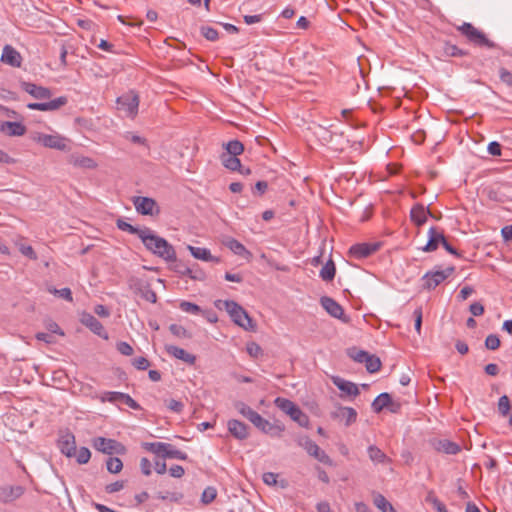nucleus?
Returning a JSON list of instances; mask_svg holds the SVG:
<instances>
[{
	"mask_svg": "<svg viewBox=\"0 0 512 512\" xmlns=\"http://www.w3.org/2000/svg\"><path fill=\"white\" fill-rule=\"evenodd\" d=\"M140 239L145 248L155 256L167 261L174 262L177 259L174 247L167 240L158 236L153 230L144 227Z\"/></svg>",
	"mask_w": 512,
	"mask_h": 512,
	"instance_id": "obj_1",
	"label": "nucleus"
},
{
	"mask_svg": "<svg viewBox=\"0 0 512 512\" xmlns=\"http://www.w3.org/2000/svg\"><path fill=\"white\" fill-rule=\"evenodd\" d=\"M225 309L230 315L231 319L235 324L242 327L247 331H254L256 328L255 323L250 318L248 313L236 302L234 301H225L224 302Z\"/></svg>",
	"mask_w": 512,
	"mask_h": 512,
	"instance_id": "obj_2",
	"label": "nucleus"
},
{
	"mask_svg": "<svg viewBox=\"0 0 512 512\" xmlns=\"http://www.w3.org/2000/svg\"><path fill=\"white\" fill-rule=\"evenodd\" d=\"M31 138L34 142L41 144L46 148L60 151H68L70 149L68 145L69 140L58 133L45 134L41 132H35Z\"/></svg>",
	"mask_w": 512,
	"mask_h": 512,
	"instance_id": "obj_3",
	"label": "nucleus"
},
{
	"mask_svg": "<svg viewBox=\"0 0 512 512\" xmlns=\"http://www.w3.org/2000/svg\"><path fill=\"white\" fill-rule=\"evenodd\" d=\"M277 408L283 411L290 418L297 422L300 426L306 427L309 423L308 416L291 400L277 397L274 401Z\"/></svg>",
	"mask_w": 512,
	"mask_h": 512,
	"instance_id": "obj_4",
	"label": "nucleus"
},
{
	"mask_svg": "<svg viewBox=\"0 0 512 512\" xmlns=\"http://www.w3.org/2000/svg\"><path fill=\"white\" fill-rule=\"evenodd\" d=\"M457 30L474 45L488 48L494 47V43L489 40L482 31L474 27L471 23L464 22L462 25L457 27Z\"/></svg>",
	"mask_w": 512,
	"mask_h": 512,
	"instance_id": "obj_5",
	"label": "nucleus"
},
{
	"mask_svg": "<svg viewBox=\"0 0 512 512\" xmlns=\"http://www.w3.org/2000/svg\"><path fill=\"white\" fill-rule=\"evenodd\" d=\"M145 448L158 455L162 456L164 458H171V459H178V460H186L187 454L175 449L171 444L164 443V442H153V443H147Z\"/></svg>",
	"mask_w": 512,
	"mask_h": 512,
	"instance_id": "obj_6",
	"label": "nucleus"
},
{
	"mask_svg": "<svg viewBox=\"0 0 512 512\" xmlns=\"http://www.w3.org/2000/svg\"><path fill=\"white\" fill-rule=\"evenodd\" d=\"M139 97L134 91H129L117 98V109L125 116L134 118L138 113Z\"/></svg>",
	"mask_w": 512,
	"mask_h": 512,
	"instance_id": "obj_7",
	"label": "nucleus"
},
{
	"mask_svg": "<svg viewBox=\"0 0 512 512\" xmlns=\"http://www.w3.org/2000/svg\"><path fill=\"white\" fill-rule=\"evenodd\" d=\"M136 211L141 215L154 216L160 213L157 202L150 197L136 196L132 199Z\"/></svg>",
	"mask_w": 512,
	"mask_h": 512,
	"instance_id": "obj_8",
	"label": "nucleus"
},
{
	"mask_svg": "<svg viewBox=\"0 0 512 512\" xmlns=\"http://www.w3.org/2000/svg\"><path fill=\"white\" fill-rule=\"evenodd\" d=\"M93 447L105 454H124L126 449L120 442L107 439L104 437H97L93 440Z\"/></svg>",
	"mask_w": 512,
	"mask_h": 512,
	"instance_id": "obj_9",
	"label": "nucleus"
},
{
	"mask_svg": "<svg viewBox=\"0 0 512 512\" xmlns=\"http://www.w3.org/2000/svg\"><path fill=\"white\" fill-rule=\"evenodd\" d=\"M299 445L303 447L309 455L316 458L319 462L330 466L333 465V461L325 453V451H323L314 441L308 437L300 439Z\"/></svg>",
	"mask_w": 512,
	"mask_h": 512,
	"instance_id": "obj_10",
	"label": "nucleus"
},
{
	"mask_svg": "<svg viewBox=\"0 0 512 512\" xmlns=\"http://www.w3.org/2000/svg\"><path fill=\"white\" fill-rule=\"evenodd\" d=\"M68 103L66 96H60L47 102H34L27 104V108L37 111H56Z\"/></svg>",
	"mask_w": 512,
	"mask_h": 512,
	"instance_id": "obj_11",
	"label": "nucleus"
},
{
	"mask_svg": "<svg viewBox=\"0 0 512 512\" xmlns=\"http://www.w3.org/2000/svg\"><path fill=\"white\" fill-rule=\"evenodd\" d=\"M80 322L96 335L102 337L103 339H108V334L103 325L92 314L88 312H82L80 314Z\"/></svg>",
	"mask_w": 512,
	"mask_h": 512,
	"instance_id": "obj_12",
	"label": "nucleus"
},
{
	"mask_svg": "<svg viewBox=\"0 0 512 512\" xmlns=\"http://www.w3.org/2000/svg\"><path fill=\"white\" fill-rule=\"evenodd\" d=\"M58 448L68 458L74 457L76 454L75 436L71 432L62 433L58 440Z\"/></svg>",
	"mask_w": 512,
	"mask_h": 512,
	"instance_id": "obj_13",
	"label": "nucleus"
},
{
	"mask_svg": "<svg viewBox=\"0 0 512 512\" xmlns=\"http://www.w3.org/2000/svg\"><path fill=\"white\" fill-rule=\"evenodd\" d=\"M102 401H108L111 403H121L127 405L129 408L138 409L139 404L128 394L121 392H105L102 396Z\"/></svg>",
	"mask_w": 512,
	"mask_h": 512,
	"instance_id": "obj_14",
	"label": "nucleus"
},
{
	"mask_svg": "<svg viewBox=\"0 0 512 512\" xmlns=\"http://www.w3.org/2000/svg\"><path fill=\"white\" fill-rule=\"evenodd\" d=\"M21 88L33 98L38 100H48L52 96V92L49 88L39 86L31 82H22Z\"/></svg>",
	"mask_w": 512,
	"mask_h": 512,
	"instance_id": "obj_15",
	"label": "nucleus"
},
{
	"mask_svg": "<svg viewBox=\"0 0 512 512\" xmlns=\"http://www.w3.org/2000/svg\"><path fill=\"white\" fill-rule=\"evenodd\" d=\"M430 444L437 452H442L449 455H455L460 452V446L448 439H432Z\"/></svg>",
	"mask_w": 512,
	"mask_h": 512,
	"instance_id": "obj_16",
	"label": "nucleus"
},
{
	"mask_svg": "<svg viewBox=\"0 0 512 512\" xmlns=\"http://www.w3.org/2000/svg\"><path fill=\"white\" fill-rule=\"evenodd\" d=\"M250 422L253 423L262 432L275 436H280L281 432L284 430V428L280 426H275L271 424L269 421L264 419L259 413H256V415L251 419Z\"/></svg>",
	"mask_w": 512,
	"mask_h": 512,
	"instance_id": "obj_17",
	"label": "nucleus"
},
{
	"mask_svg": "<svg viewBox=\"0 0 512 512\" xmlns=\"http://www.w3.org/2000/svg\"><path fill=\"white\" fill-rule=\"evenodd\" d=\"M453 271V269L429 272L424 276V287L434 289L441 284Z\"/></svg>",
	"mask_w": 512,
	"mask_h": 512,
	"instance_id": "obj_18",
	"label": "nucleus"
},
{
	"mask_svg": "<svg viewBox=\"0 0 512 512\" xmlns=\"http://www.w3.org/2000/svg\"><path fill=\"white\" fill-rule=\"evenodd\" d=\"M1 61L12 67H20L22 63L21 54L11 45H5L1 55Z\"/></svg>",
	"mask_w": 512,
	"mask_h": 512,
	"instance_id": "obj_19",
	"label": "nucleus"
},
{
	"mask_svg": "<svg viewBox=\"0 0 512 512\" xmlns=\"http://www.w3.org/2000/svg\"><path fill=\"white\" fill-rule=\"evenodd\" d=\"M379 245L378 244H369V243H361L353 245L349 249V254L351 257L355 259H363L371 254H373L375 251H377Z\"/></svg>",
	"mask_w": 512,
	"mask_h": 512,
	"instance_id": "obj_20",
	"label": "nucleus"
},
{
	"mask_svg": "<svg viewBox=\"0 0 512 512\" xmlns=\"http://www.w3.org/2000/svg\"><path fill=\"white\" fill-rule=\"evenodd\" d=\"M320 303L321 306L326 310V312L330 314L332 317L337 319H343L344 321H346L344 319V310L342 306L339 303H337L334 299L328 296H323L320 299Z\"/></svg>",
	"mask_w": 512,
	"mask_h": 512,
	"instance_id": "obj_21",
	"label": "nucleus"
},
{
	"mask_svg": "<svg viewBox=\"0 0 512 512\" xmlns=\"http://www.w3.org/2000/svg\"><path fill=\"white\" fill-rule=\"evenodd\" d=\"M435 53L438 59H443L445 57H462L467 55L466 51L448 42H445L439 48H436Z\"/></svg>",
	"mask_w": 512,
	"mask_h": 512,
	"instance_id": "obj_22",
	"label": "nucleus"
},
{
	"mask_svg": "<svg viewBox=\"0 0 512 512\" xmlns=\"http://www.w3.org/2000/svg\"><path fill=\"white\" fill-rule=\"evenodd\" d=\"M332 418L344 421L346 426L351 425L356 421L357 412L351 407H338L331 414Z\"/></svg>",
	"mask_w": 512,
	"mask_h": 512,
	"instance_id": "obj_23",
	"label": "nucleus"
},
{
	"mask_svg": "<svg viewBox=\"0 0 512 512\" xmlns=\"http://www.w3.org/2000/svg\"><path fill=\"white\" fill-rule=\"evenodd\" d=\"M223 244L229 248L234 254L243 257L246 260H250L252 253L245 248V246L238 240L227 237L223 240Z\"/></svg>",
	"mask_w": 512,
	"mask_h": 512,
	"instance_id": "obj_24",
	"label": "nucleus"
},
{
	"mask_svg": "<svg viewBox=\"0 0 512 512\" xmlns=\"http://www.w3.org/2000/svg\"><path fill=\"white\" fill-rule=\"evenodd\" d=\"M167 353L183 362L193 365L195 364L196 357L193 354L188 353L183 348L174 346V345H166L165 347Z\"/></svg>",
	"mask_w": 512,
	"mask_h": 512,
	"instance_id": "obj_25",
	"label": "nucleus"
},
{
	"mask_svg": "<svg viewBox=\"0 0 512 512\" xmlns=\"http://www.w3.org/2000/svg\"><path fill=\"white\" fill-rule=\"evenodd\" d=\"M228 430L236 439L244 440L248 437V427L245 423L232 419L228 421Z\"/></svg>",
	"mask_w": 512,
	"mask_h": 512,
	"instance_id": "obj_26",
	"label": "nucleus"
},
{
	"mask_svg": "<svg viewBox=\"0 0 512 512\" xmlns=\"http://www.w3.org/2000/svg\"><path fill=\"white\" fill-rule=\"evenodd\" d=\"M429 240L427 244L422 248L425 252H431L437 249L438 245L444 241V235L439 232L436 228L431 227L428 232Z\"/></svg>",
	"mask_w": 512,
	"mask_h": 512,
	"instance_id": "obj_27",
	"label": "nucleus"
},
{
	"mask_svg": "<svg viewBox=\"0 0 512 512\" xmlns=\"http://www.w3.org/2000/svg\"><path fill=\"white\" fill-rule=\"evenodd\" d=\"M188 250L192 254V256L196 259L206 261V262H216L219 263L220 259L211 254L210 250L202 247H194L189 245Z\"/></svg>",
	"mask_w": 512,
	"mask_h": 512,
	"instance_id": "obj_28",
	"label": "nucleus"
},
{
	"mask_svg": "<svg viewBox=\"0 0 512 512\" xmlns=\"http://www.w3.org/2000/svg\"><path fill=\"white\" fill-rule=\"evenodd\" d=\"M1 131L8 136H23L26 133V127L20 122H3Z\"/></svg>",
	"mask_w": 512,
	"mask_h": 512,
	"instance_id": "obj_29",
	"label": "nucleus"
},
{
	"mask_svg": "<svg viewBox=\"0 0 512 512\" xmlns=\"http://www.w3.org/2000/svg\"><path fill=\"white\" fill-rule=\"evenodd\" d=\"M333 384L342 392L346 393L347 395L351 396H357L359 394L358 386L350 381H346L340 377H334Z\"/></svg>",
	"mask_w": 512,
	"mask_h": 512,
	"instance_id": "obj_30",
	"label": "nucleus"
},
{
	"mask_svg": "<svg viewBox=\"0 0 512 512\" xmlns=\"http://www.w3.org/2000/svg\"><path fill=\"white\" fill-rule=\"evenodd\" d=\"M220 159H221L222 164L227 169H230V170H233V171L239 170L242 174H249L250 173L249 169H246L245 171L240 170L241 163H240V160L237 158V156H233V155H231L229 153H222Z\"/></svg>",
	"mask_w": 512,
	"mask_h": 512,
	"instance_id": "obj_31",
	"label": "nucleus"
},
{
	"mask_svg": "<svg viewBox=\"0 0 512 512\" xmlns=\"http://www.w3.org/2000/svg\"><path fill=\"white\" fill-rule=\"evenodd\" d=\"M428 213L429 210L423 205H416L411 209L410 217L417 226H421L426 222Z\"/></svg>",
	"mask_w": 512,
	"mask_h": 512,
	"instance_id": "obj_32",
	"label": "nucleus"
},
{
	"mask_svg": "<svg viewBox=\"0 0 512 512\" xmlns=\"http://www.w3.org/2000/svg\"><path fill=\"white\" fill-rule=\"evenodd\" d=\"M24 493L21 486L7 487L0 491V499L4 502H10L19 498Z\"/></svg>",
	"mask_w": 512,
	"mask_h": 512,
	"instance_id": "obj_33",
	"label": "nucleus"
},
{
	"mask_svg": "<svg viewBox=\"0 0 512 512\" xmlns=\"http://www.w3.org/2000/svg\"><path fill=\"white\" fill-rule=\"evenodd\" d=\"M367 452L370 460L376 464H386L390 462L388 456L375 445L369 446Z\"/></svg>",
	"mask_w": 512,
	"mask_h": 512,
	"instance_id": "obj_34",
	"label": "nucleus"
},
{
	"mask_svg": "<svg viewBox=\"0 0 512 512\" xmlns=\"http://www.w3.org/2000/svg\"><path fill=\"white\" fill-rule=\"evenodd\" d=\"M71 163L76 167L95 169L97 163L90 157L86 156H72Z\"/></svg>",
	"mask_w": 512,
	"mask_h": 512,
	"instance_id": "obj_35",
	"label": "nucleus"
},
{
	"mask_svg": "<svg viewBox=\"0 0 512 512\" xmlns=\"http://www.w3.org/2000/svg\"><path fill=\"white\" fill-rule=\"evenodd\" d=\"M391 403V397L388 393H382L379 396H377L373 403H372V409L374 412L379 413L384 408L388 407Z\"/></svg>",
	"mask_w": 512,
	"mask_h": 512,
	"instance_id": "obj_36",
	"label": "nucleus"
},
{
	"mask_svg": "<svg viewBox=\"0 0 512 512\" xmlns=\"http://www.w3.org/2000/svg\"><path fill=\"white\" fill-rule=\"evenodd\" d=\"M336 268L332 260H329L320 270V277L324 281H332L335 277Z\"/></svg>",
	"mask_w": 512,
	"mask_h": 512,
	"instance_id": "obj_37",
	"label": "nucleus"
},
{
	"mask_svg": "<svg viewBox=\"0 0 512 512\" xmlns=\"http://www.w3.org/2000/svg\"><path fill=\"white\" fill-rule=\"evenodd\" d=\"M374 504L382 512H396L392 504L381 494L374 497Z\"/></svg>",
	"mask_w": 512,
	"mask_h": 512,
	"instance_id": "obj_38",
	"label": "nucleus"
},
{
	"mask_svg": "<svg viewBox=\"0 0 512 512\" xmlns=\"http://www.w3.org/2000/svg\"><path fill=\"white\" fill-rule=\"evenodd\" d=\"M117 227L122 231H126L130 234L137 235L139 238L141 232L144 231V228L135 227L122 219L117 220Z\"/></svg>",
	"mask_w": 512,
	"mask_h": 512,
	"instance_id": "obj_39",
	"label": "nucleus"
},
{
	"mask_svg": "<svg viewBox=\"0 0 512 512\" xmlns=\"http://www.w3.org/2000/svg\"><path fill=\"white\" fill-rule=\"evenodd\" d=\"M243 151H244V146L238 140H232L226 144V152L225 153H229L233 156H238V155L242 154Z\"/></svg>",
	"mask_w": 512,
	"mask_h": 512,
	"instance_id": "obj_40",
	"label": "nucleus"
},
{
	"mask_svg": "<svg viewBox=\"0 0 512 512\" xmlns=\"http://www.w3.org/2000/svg\"><path fill=\"white\" fill-rule=\"evenodd\" d=\"M106 467L110 473L116 474L122 470L123 463L117 457H109L106 461Z\"/></svg>",
	"mask_w": 512,
	"mask_h": 512,
	"instance_id": "obj_41",
	"label": "nucleus"
},
{
	"mask_svg": "<svg viewBox=\"0 0 512 512\" xmlns=\"http://www.w3.org/2000/svg\"><path fill=\"white\" fill-rule=\"evenodd\" d=\"M235 408L237 409V411L243 415L245 418H247L249 421H251V419L256 415V411H254L251 407H249L248 405H246L245 403L243 402H237L235 404Z\"/></svg>",
	"mask_w": 512,
	"mask_h": 512,
	"instance_id": "obj_42",
	"label": "nucleus"
},
{
	"mask_svg": "<svg viewBox=\"0 0 512 512\" xmlns=\"http://www.w3.org/2000/svg\"><path fill=\"white\" fill-rule=\"evenodd\" d=\"M365 366H366V369L370 373H375V372L379 371V369L381 367L380 359L374 355L369 354V356L365 362Z\"/></svg>",
	"mask_w": 512,
	"mask_h": 512,
	"instance_id": "obj_43",
	"label": "nucleus"
},
{
	"mask_svg": "<svg viewBox=\"0 0 512 512\" xmlns=\"http://www.w3.org/2000/svg\"><path fill=\"white\" fill-rule=\"evenodd\" d=\"M74 457L79 464H86L91 458V452L88 448L81 447L79 450L76 449Z\"/></svg>",
	"mask_w": 512,
	"mask_h": 512,
	"instance_id": "obj_44",
	"label": "nucleus"
},
{
	"mask_svg": "<svg viewBox=\"0 0 512 512\" xmlns=\"http://www.w3.org/2000/svg\"><path fill=\"white\" fill-rule=\"evenodd\" d=\"M511 408L510 400L508 396L503 395L498 401V411L502 416H507Z\"/></svg>",
	"mask_w": 512,
	"mask_h": 512,
	"instance_id": "obj_45",
	"label": "nucleus"
},
{
	"mask_svg": "<svg viewBox=\"0 0 512 512\" xmlns=\"http://www.w3.org/2000/svg\"><path fill=\"white\" fill-rule=\"evenodd\" d=\"M49 292L55 296L65 299L69 302L73 301L72 292L69 288H62V289L49 288Z\"/></svg>",
	"mask_w": 512,
	"mask_h": 512,
	"instance_id": "obj_46",
	"label": "nucleus"
},
{
	"mask_svg": "<svg viewBox=\"0 0 512 512\" xmlns=\"http://www.w3.org/2000/svg\"><path fill=\"white\" fill-rule=\"evenodd\" d=\"M246 351L252 358H258L263 355V350L256 342H248Z\"/></svg>",
	"mask_w": 512,
	"mask_h": 512,
	"instance_id": "obj_47",
	"label": "nucleus"
},
{
	"mask_svg": "<svg viewBox=\"0 0 512 512\" xmlns=\"http://www.w3.org/2000/svg\"><path fill=\"white\" fill-rule=\"evenodd\" d=\"M216 496H217V490L214 487L209 486L203 491L202 496H201V501L204 504H209L215 500Z\"/></svg>",
	"mask_w": 512,
	"mask_h": 512,
	"instance_id": "obj_48",
	"label": "nucleus"
},
{
	"mask_svg": "<svg viewBox=\"0 0 512 512\" xmlns=\"http://www.w3.org/2000/svg\"><path fill=\"white\" fill-rule=\"evenodd\" d=\"M179 307L183 312L190 314H198L201 312V308L198 305L188 301H182Z\"/></svg>",
	"mask_w": 512,
	"mask_h": 512,
	"instance_id": "obj_49",
	"label": "nucleus"
},
{
	"mask_svg": "<svg viewBox=\"0 0 512 512\" xmlns=\"http://www.w3.org/2000/svg\"><path fill=\"white\" fill-rule=\"evenodd\" d=\"M500 339L495 334H490L485 339V346L489 350H496L500 346Z\"/></svg>",
	"mask_w": 512,
	"mask_h": 512,
	"instance_id": "obj_50",
	"label": "nucleus"
},
{
	"mask_svg": "<svg viewBox=\"0 0 512 512\" xmlns=\"http://www.w3.org/2000/svg\"><path fill=\"white\" fill-rule=\"evenodd\" d=\"M201 34L209 41H215L218 39L217 30L209 26H203L201 28Z\"/></svg>",
	"mask_w": 512,
	"mask_h": 512,
	"instance_id": "obj_51",
	"label": "nucleus"
},
{
	"mask_svg": "<svg viewBox=\"0 0 512 512\" xmlns=\"http://www.w3.org/2000/svg\"><path fill=\"white\" fill-rule=\"evenodd\" d=\"M169 330L173 335H175L177 337H181V338L188 337L187 330L181 325L171 324L169 327Z\"/></svg>",
	"mask_w": 512,
	"mask_h": 512,
	"instance_id": "obj_52",
	"label": "nucleus"
},
{
	"mask_svg": "<svg viewBox=\"0 0 512 512\" xmlns=\"http://www.w3.org/2000/svg\"><path fill=\"white\" fill-rule=\"evenodd\" d=\"M166 406L169 410L180 413L183 410L184 404L178 400L170 399L166 401Z\"/></svg>",
	"mask_w": 512,
	"mask_h": 512,
	"instance_id": "obj_53",
	"label": "nucleus"
},
{
	"mask_svg": "<svg viewBox=\"0 0 512 512\" xmlns=\"http://www.w3.org/2000/svg\"><path fill=\"white\" fill-rule=\"evenodd\" d=\"M117 350L125 356H130L133 354V348L132 346L124 341H121L117 344Z\"/></svg>",
	"mask_w": 512,
	"mask_h": 512,
	"instance_id": "obj_54",
	"label": "nucleus"
},
{
	"mask_svg": "<svg viewBox=\"0 0 512 512\" xmlns=\"http://www.w3.org/2000/svg\"><path fill=\"white\" fill-rule=\"evenodd\" d=\"M19 250L26 257H28L30 259H33V260L37 259V255H36L34 249L31 246L25 245V244H21L19 246Z\"/></svg>",
	"mask_w": 512,
	"mask_h": 512,
	"instance_id": "obj_55",
	"label": "nucleus"
},
{
	"mask_svg": "<svg viewBox=\"0 0 512 512\" xmlns=\"http://www.w3.org/2000/svg\"><path fill=\"white\" fill-rule=\"evenodd\" d=\"M413 316L415 318V330L418 334L421 333V325H422V308L418 307L413 312Z\"/></svg>",
	"mask_w": 512,
	"mask_h": 512,
	"instance_id": "obj_56",
	"label": "nucleus"
},
{
	"mask_svg": "<svg viewBox=\"0 0 512 512\" xmlns=\"http://www.w3.org/2000/svg\"><path fill=\"white\" fill-rule=\"evenodd\" d=\"M500 79L503 83L512 87V73H510L507 69L501 68L499 71Z\"/></svg>",
	"mask_w": 512,
	"mask_h": 512,
	"instance_id": "obj_57",
	"label": "nucleus"
},
{
	"mask_svg": "<svg viewBox=\"0 0 512 512\" xmlns=\"http://www.w3.org/2000/svg\"><path fill=\"white\" fill-rule=\"evenodd\" d=\"M133 365L139 370H146L150 366V363L145 357H137L133 360Z\"/></svg>",
	"mask_w": 512,
	"mask_h": 512,
	"instance_id": "obj_58",
	"label": "nucleus"
},
{
	"mask_svg": "<svg viewBox=\"0 0 512 512\" xmlns=\"http://www.w3.org/2000/svg\"><path fill=\"white\" fill-rule=\"evenodd\" d=\"M473 316H481L484 313V306L480 302H474L469 308Z\"/></svg>",
	"mask_w": 512,
	"mask_h": 512,
	"instance_id": "obj_59",
	"label": "nucleus"
},
{
	"mask_svg": "<svg viewBox=\"0 0 512 512\" xmlns=\"http://www.w3.org/2000/svg\"><path fill=\"white\" fill-rule=\"evenodd\" d=\"M124 483L122 481H116L106 486L107 493H115L122 490Z\"/></svg>",
	"mask_w": 512,
	"mask_h": 512,
	"instance_id": "obj_60",
	"label": "nucleus"
},
{
	"mask_svg": "<svg viewBox=\"0 0 512 512\" xmlns=\"http://www.w3.org/2000/svg\"><path fill=\"white\" fill-rule=\"evenodd\" d=\"M488 152L493 156H500L501 155V145L495 141L489 143Z\"/></svg>",
	"mask_w": 512,
	"mask_h": 512,
	"instance_id": "obj_61",
	"label": "nucleus"
},
{
	"mask_svg": "<svg viewBox=\"0 0 512 512\" xmlns=\"http://www.w3.org/2000/svg\"><path fill=\"white\" fill-rule=\"evenodd\" d=\"M140 467L144 475L149 476L151 474V463L147 458L141 459Z\"/></svg>",
	"mask_w": 512,
	"mask_h": 512,
	"instance_id": "obj_62",
	"label": "nucleus"
},
{
	"mask_svg": "<svg viewBox=\"0 0 512 512\" xmlns=\"http://www.w3.org/2000/svg\"><path fill=\"white\" fill-rule=\"evenodd\" d=\"M474 292V289L471 286H464L459 294L458 298L462 301L466 300L472 293Z\"/></svg>",
	"mask_w": 512,
	"mask_h": 512,
	"instance_id": "obj_63",
	"label": "nucleus"
},
{
	"mask_svg": "<svg viewBox=\"0 0 512 512\" xmlns=\"http://www.w3.org/2000/svg\"><path fill=\"white\" fill-rule=\"evenodd\" d=\"M501 234L505 241H512V225L504 226L501 230Z\"/></svg>",
	"mask_w": 512,
	"mask_h": 512,
	"instance_id": "obj_64",
	"label": "nucleus"
}]
</instances>
